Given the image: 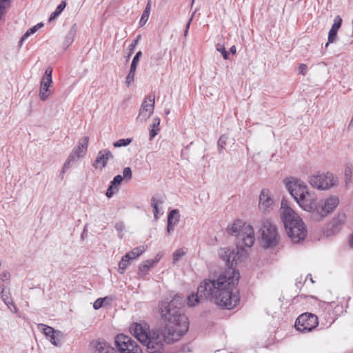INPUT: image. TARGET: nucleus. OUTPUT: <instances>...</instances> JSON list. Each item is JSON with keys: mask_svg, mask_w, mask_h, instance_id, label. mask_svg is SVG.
Segmentation results:
<instances>
[{"mask_svg": "<svg viewBox=\"0 0 353 353\" xmlns=\"http://www.w3.org/2000/svg\"><path fill=\"white\" fill-rule=\"evenodd\" d=\"M227 232L230 235L236 236V252L230 248H221L219 256L225 261L229 269L216 279H205L197 288L196 294H192L188 297V305L194 307L205 299H210L226 309H232L239 301V295L234 292L239 280V273L233 266L241 262L246 256L244 247L250 248L255 242L253 227L241 220H236L228 225Z\"/></svg>", "mask_w": 353, "mask_h": 353, "instance_id": "obj_1", "label": "nucleus"}, {"mask_svg": "<svg viewBox=\"0 0 353 353\" xmlns=\"http://www.w3.org/2000/svg\"><path fill=\"white\" fill-rule=\"evenodd\" d=\"M182 299L176 296L170 301H162L159 304L161 317L166 321L164 327L150 330L146 323H132L130 333L143 345L149 353H161L163 343H173L188 331L189 322L183 314Z\"/></svg>", "mask_w": 353, "mask_h": 353, "instance_id": "obj_2", "label": "nucleus"}, {"mask_svg": "<svg viewBox=\"0 0 353 353\" xmlns=\"http://www.w3.org/2000/svg\"><path fill=\"white\" fill-rule=\"evenodd\" d=\"M284 183L300 208L310 212L314 221H323L339 205V198L335 195H331L317 202L316 197L311 194L306 183L299 179L290 177L284 180Z\"/></svg>", "mask_w": 353, "mask_h": 353, "instance_id": "obj_3", "label": "nucleus"}, {"mask_svg": "<svg viewBox=\"0 0 353 353\" xmlns=\"http://www.w3.org/2000/svg\"><path fill=\"white\" fill-rule=\"evenodd\" d=\"M280 217L288 237L294 243H299L306 237L307 230L305 223L300 216L288 205L285 199L281 201Z\"/></svg>", "mask_w": 353, "mask_h": 353, "instance_id": "obj_4", "label": "nucleus"}, {"mask_svg": "<svg viewBox=\"0 0 353 353\" xmlns=\"http://www.w3.org/2000/svg\"><path fill=\"white\" fill-rule=\"evenodd\" d=\"M308 183L312 188L325 191L337 186L339 181L332 172H318L309 176Z\"/></svg>", "mask_w": 353, "mask_h": 353, "instance_id": "obj_5", "label": "nucleus"}, {"mask_svg": "<svg viewBox=\"0 0 353 353\" xmlns=\"http://www.w3.org/2000/svg\"><path fill=\"white\" fill-rule=\"evenodd\" d=\"M261 243L265 248L276 246L279 241V235L275 225L269 219H263L259 230Z\"/></svg>", "mask_w": 353, "mask_h": 353, "instance_id": "obj_6", "label": "nucleus"}, {"mask_svg": "<svg viewBox=\"0 0 353 353\" xmlns=\"http://www.w3.org/2000/svg\"><path fill=\"white\" fill-rule=\"evenodd\" d=\"M114 343L119 353H143L139 344L128 335H117Z\"/></svg>", "mask_w": 353, "mask_h": 353, "instance_id": "obj_7", "label": "nucleus"}, {"mask_svg": "<svg viewBox=\"0 0 353 353\" xmlns=\"http://www.w3.org/2000/svg\"><path fill=\"white\" fill-rule=\"evenodd\" d=\"M88 142L89 138L88 137H84L79 139L77 145L74 148L63 164L62 168L63 173L70 168L72 162L75 161L77 159L83 157L85 155L88 150Z\"/></svg>", "mask_w": 353, "mask_h": 353, "instance_id": "obj_8", "label": "nucleus"}, {"mask_svg": "<svg viewBox=\"0 0 353 353\" xmlns=\"http://www.w3.org/2000/svg\"><path fill=\"white\" fill-rule=\"evenodd\" d=\"M319 325L318 318L312 313L301 314L296 321L295 327L301 332H310Z\"/></svg>", "mask_w": 353, "mask_h": 353, "instance_id": "obj_9", "label": "nucleus"}, {"mask_svg": "<svg viewBox=\"0 0 353 353\" xmlns=\"http://www.w3.org/2000/svg\"><path fill=\"white\" fill-rule=\"evenodd\" d=\"M155 96L150 94L142 102L139 114L136 118L137 122L145 123L154 112Z\"/></svg>", "mask_w": 353, "mask_h": 353, "instance_id": "obj_10", "label": "nucleus"}, {"mask_svg": "<svg viewBox=\"0 0 353 353\" xmlns=\"http://www.w3.org/2000/svg\"><path fill=\"white\" fill-rule=\"evenodd\" d=\"M52 68L48 67L46 69L40 84L39 97L41 101H46L51 94L50 88L52 85Z\"/></svg>", "mask_w": 353, "mask_h": 353, "instance_id": "obj_11", "label": "nucleus"}, {"mask_svg": "<svg viewBox=\"0 0 353 353\" xmlns=\"http://www.w3.org/2000/svg\"><path fill=\"white\" fill-rule=\"evenodd\" d=\"M38 327L54 345L61 346L62 345L64 338V334L62 332L42 323L39 324Z\"/></svg>", "mask_w": 353, "mask_h": 353, "instance_id": "obj_12", "label": "nucleus"}, {"mask_svg": "<svg viewBox=\"0 0 353 353\" xmlns=\"http://www.w3.org/2000/svg\"><path fill=\"white\" fill-rule=\"evenodd\" d=\"M274 201L270 191L263 189L259 196V208L264 213H269L274 210Z\"/></svg>", "mask_w": 353, "mask_h": 353, "instance_id": "obj_13", "label": "nucleus"}, {"mask_svg": "<svg viewBox=\"0 0 353 353\" xmlns=\"http://www.w3.org/2000/svg\"><path fill=\"white\" fill-rule=\"evenodd\" d=\"M347 220V215L345 212L337 213L327 225V232L330 234H334L341 231Z\"/></svg>", "mask_w": 353, "mask_h": 353, "instance_id": "obj_14", "label": "nucleus"}, {"mask_svg": "<svg viewBox=\"0 0 353 353\" xmlns=\"http://www.w3.org/2000/svg\"><path fill=\"white\" fill-rule=\"evenodd\" d=\"M113 158L112 153L108 149L101 150L98 152L93 166L96 169L102 170L106 166L108 161Z\"/></svg>", "mask_w": 353, "mask_h": 353, "instance_id": "obj_15", "label": "nucleus"}, {"mask_svg": "<svg viewBox=\"0 0 353 353\" xmlns=\"http://www.w3.org/2000/svg\"><path fill=\"white\" fill-rule=\"evenodd\" d=\"M180 220V214L179 210L174 209L171 210L168 216L167 231L171 234L174 227L178 224Z\"/></svg>", "mask_w": 353, "mask_h": 353, "instance_id": "obj_16", "label": "nucleus"}, {"mask_svg": "<svg viewBox=\"0 0 353 353\" xmlns=\"http://www.w3.org/2000/svg\"><path fill=\"white\" fill-rule=\"evenodd\" d=\"M154 266V262L152 261L146 260L142 264H141L138 269V274L141 277L146 276L150 270Z\"/></svg>", "mask_w": 353, "mask_h": 353, "instance_id": "obj_17", "label": "nucleus"}, {"mask_svg": "<svg viewBox=\"0 0 353 353\" xmlns=\"http://www.w3.org/2000/svg\"><path fill=\"white\" fill-rule=\"evenodd\" d=\"M95 347L97 353H116L114 349L104 341L97 342Z\"/></svg>", "mask_w": 353, "mask_h": 353, "instance_id": "obj_18", "label": "nucleus"}, {"mask_svg": "<svg viewBox=\"0 0 353 353\" xmlns=\"http://www.w3.org/2000/svg\"><path fill=\"white\" fill-rule=\"evenodd\" d=\"M77 32V25L74 23L70 28L68 34L63 41V46L66 48L69 47L73 42L74 37Z\"/></svg>", "mask_w": 353, "mask_h": 353, "instance_id": "obj_19", "label": "nucleus"}, {"mask_svg": "<svg viewBox=\"0 0 353 353\" xmlns=\"http://www.w3.org/2000/svg\"><path fill=\"white\" fill-rule=\"evenodd\" d=\"M145 251V248L143 245L137 247L130 252L125 254V258H128L130 260L136 259L139 256Z\"/></svg>", "mask_w": 353, "mask_h": 353, "instance_id": "obj_20", "label": "nucleus"}, {"mask_svg": "<svg viewBox=\"0 0 353 353\" xmlns=\"http://www.w3.org/2000/svg\"><path fill=\"white\" fill-rule=\"evenodd\" d=\"M160 119L155 117L152 119V129L150 131V139H152L160 131Z\"/></svg>", "mask_w": 353, "mask_h": 353, "instance_id": "obj_21", "label": "nucleus"}, {"mask_svg": "<svg viewBox=\"0 0 353 353\" xmlns=\"http://www.w3.org/2000/svg\"><path fill=\"white\" fill-rule=\"evenodd\" d=\"M163 201L161 199H157L156 197H152L151 199V205L153 208V213L155 220L158 219V214H159V206L162 205Z\"/></svg>", "mask_w": 353, "mask_h": 353, "instance_id": "obj_22", "label": "nucleus"}, {"mask_svg": "<svg viewBox=\"0 0 353 353\" xmlns=\"http://www.w3.org/2000/svg\"><path fill=\"white\" fill-rule=\"evenodd\" d=\"M7 287L8 285H5L4 284H2V285L0 286V296L4 303L8 305L11 301V299H10L9 290L7 288Z\"/></svg>", "mask_w": 353, "mask_h": 353, "instance_id": "obj_23", "label": "nucleus"}, {"mask_svg": "<svg viewBox=\"0 0 353 353\" xmlns=\"http://www.w3.org/2000/svg\"><path fill=\"white\" fill-rule=\"evenodd\" d=\"M65 6L66 3L65 1H61L60 4L57 7L56 10L51 13L49 18V21H52L54 20L57 16H59L62 12V11L65 8Z\"/></svg>", "mask_w": 353, "mask_h": 353, "instance_id": "obj_24", "label": "nucleus"}, {"mask_svg": "<svg viewBox=\"0 0 353 353\" xmlns=\"http://www.w3.org/2000/svg\"><path fill=\"white\" fill-rule=\"evenodd\" d=\"M186 254V251L183 248H179L176 250L172 254V263L176 264L179 262Z\"/></svg>", "mask_w": 353, "mask_h": 353, "instance_id": "obj_25", "label": "nucleus"}, {"mask_svg": "<svg viewBox=\"0 0 353 353\" xmlns=\"http://www.w3.org/2000/svg\"><path fill=\"white\" fill-rule=\"evenodd\" d=\"M150 13V2L149 1L141 17L139 24L143 26L148 21Z\"/></svg>", "mask_w": 353, "mask_h": 353, "instance_id": "obj_26", "label": "nucleus"}, {"mask_svg": "<svg viewBox=\"0 0 353 353\" xmlns=\"http://www.w3.org/2000/svg\"><path fill=\"white\" fill-rule=\"evenodd\" d=\"M43 23H40L33 26L32 28L28 29L27 32L23 34V36L21 39V42H23L27 37L30 35L35 33L40 28L43 26Z\"/></svg>", "mask_w": 353, "mask_h": 353, "instance_id": "obj_27", "label": "nucleus"}, {"mask_svg": "<svg viewBox=\"0 0 353 353\" xmlns=\"http://www.w3.org/2000/svg\"><path fill=\"white\" fill-rule=\"evenodd\" d=\"M130 261L128 258H125V255L122 257L121 261L119 263V272L120 274L124 273L130 264Z\"/></svg>", "mask_w": 353, "mask_h": 353, "instance_id": "obj_28", "label": "nucleus"}, {"mask_svg": "<svg viewBox=\"0 0 353 353\" xmlns=\"http://www.w3.org/2000/svg\"><path fill=\"white\" fill-rule=\"evenodd\" d=\"M352 172L351 168L347 166L345 169V185L347 189L352 183Z\"/></svg>", "mask_w": 353, "mask_h": 353, "instance_id": "obj_29", "label": "nucleus"}, {"mask_svg": "<svg viewBox=\"0 0 353 353\" xmlns=\"http://www.w3.org/2000/svg\"><path fill=\"white\" fill-rule=\"evenodd\" d=\"M337 32L336 30L330 29L328 34V41L325 44V47L327 48L329 43H334L336 41L337 38Z\"/></svg>", "mask_w": 353, "mask_h": 353, "instance_id": "obj_30", "label": "nucleus"}, {"mask_svg": "<svg viewBox=\"0 0 353 353\" xmlns=\"http://www.w3.org/2000/svg\"><path fill=\"white\" fill-rule=\"evenodd\" d=\"M342 19L339 15L334 17V23L332 26L331 29L338 31L342 24Z\"/></svg>", "mask_w": 353, "mask_h": 353, "instance_id": "obj_31", "label": "nucleus"}, {"mask_svg": "<svg viewBox=\"0 0 353 353\" xmlns=\"http://www.w3.org/2000/svg\"><path fill=\"white\" fill-rule=\"evenodd\" d=\"M216 49L217 51H219L221 53L224 59H228V52L225 50L224 44H222L221 43H217V45L216 46Z\"/></svg>", "mask_w": 353, "mask_h": 353, "instance_id": "obj_32", "label": "nucleus"}, {"mask_svg": "<svg viewBox=\"0 0 353 353\" xmlns=\"http://www.w3.org/2000/svg\"><path fill=\"white\" fill-rule=\"evenodd\" d=\"M130 142H131V139H119V140L115 141L113 143V145L116 148L127 146L128 145H129L130 143Z\"/></svg>", "mask_w": 353, "mask_h": 353, "instance_id": "obj_33", "label": "nucleus"}, {"mask_svg": "<svg viewBox=\"0 0 353 353\" xmlns=\"http://www.w3.org/2000/svg\"><path fill=\"white\" fill-rule=\"evenodd\" d=\"M118 190H119L118 187L114 186V185H112L111 183L106 192L107 197L111 198L114 195V194L115 192H117Z\"/></svg>", "mask_w": 353, "mask_h": 353, "instance_id": "obj_34", "label": "nucleus"}, {"mask_svg": "<svg viewBox=\"0 0 353 353\" xmlns=\"http://www.w3.org/2000/svg\"><path fill=\"white\" fill-rule=\"evenodd\" d=\"M134 76H135L134 73L129 72L128 74L126 77L125 81V83L128 87H130V85L134 82Z\"/></svg>", "mask_w": 353, "mask_h": 353, "instance_id": "obj_35", "label": "nucleus"}, {"mask_svg": "<svg viewBox=\"0 0 353 353\" xmlns=\"http://www.w3.org/2000/svg\"><path fill=\"white\" fill-rule=\"evenodd\" d=\"M141 36L138 35L137 38L132 42V43L129 46L130 54L128 55V58L130 57L131 54L134 51L139 40L140 39Z\"/></svg>", "mask_w": 353, "mask_h": 353, "instance_id": "obj_36", "label": "nucleus"}, {"mask_svg": "<svg viewBox=\"0 0 353 353\" xmlns=\"http://www.w3.org/2000/svg\"><path fill=\"white\" fill-rule=\"evenodd\" d=\"M132 176V170H131L130 168H129V167L125 168L123 171L122 176L124 179L130 180V179H131Z\"/></svg>", "mask_w": 353, "mask_h": 353, "instance_id": "obj_37", "label": "nucleus"}, {"mask_svg": "<svg viewBox=\"0 0 353 353\" xmlns=\"http://www.w3.org/2000/svg\"><path fill=\"white\" fill-rule=\"evenodd\" d=\"M123 179V177L121 175H117L114 177L113 180L111 181V183L117 187L121 183Z\"/></svg>", "mask_w": 353, "mask_h": 353, "instance_id": "obj_38", "label": "nucleus"}, {"mask_svg": "<svg viewBox=\"0 0 353 353\" xmlns=\"http://www.w3.org/2000/svg\"><path fill=\"white\" fill-rule=\"evenodd\" d=\"M105 300V298L101 299L99 298L95 301V302L93 304V307L95 310H99L103 306V302Z\"/></svg>", "mask_w": 353, "mask_h": 353, "instance_id": "obj_39", "label": "nucleus"}, {"mask_svg": "<svg viewBox=\"0 0 353 353\" xmlns=\"http://www.w3.org/2000/svg\"><path fill=\"white\" fill-rule=\"evenodd\" d=\"M194 13L195 12L192 13L190 19H189V21H188V23L186 25L185 29L184 30V37H186L188 35V30H189V28H190V23H191V22L192 21V19L194 17Z\"/></svg>", "mask_w": 353, "mask_h": 353, "instance_id": "obj_40", "label": "nucleus"}, {"mask_svg": "<svg viewBox=\"0 0 353 353\" xmlns=\"http://www.w3.org/2000/svg\"><path fill=\"white\" fill-rule=\"evenodd\" d=\"M141 55H142L141 51H139L136 54V55L134 57L132 62L134 63L137 64L139 63V59L141 57Z\"/></svg>", "mask_w": 353, "mask_h": 353, "instance_id": "obj_41", "label": "nucleus"}, {"mask_svg": "<svg viewBox=\"0 0 353 353\" xmlns=\"http://www.w3.org/2000/svg\"><path fill=\"white\" fill-rule=\"evenodd\" d=\"M307 65H305V64H300L299 67V72L302 74V75H305V73H306V71H307Z\"/></svg>", "mask_w": 353, "mask_h": 353, "instance_id": "obj_42", "label": "nucleus"}, {"mask_svg": "<svg viewBox=\"0 0 353 353\" xmlns=\"http://www.w3.org/2000/svg\"><path fill=\"white\" fill-rule=\"evenodd\" d=\"M225 139L226 138L225 137H221L219 141H218V145H219V148H223L224 147V145L225 144Z\"/></svg>", "mask_w": 353, "mask_h": 353, "instance_id": "obj_43", "label": "nucleus"}, {"mask_svg": "<svg viewBox=\"0 0 353 353\" xmlns=\"http://www.w3.org/2000/svg\"><path fill=\"white\" fill-rule=\"evenodd\" d=\"M115 228L116 230L121 232L124 229V225L122 222H120V223H117L116 225H115Z\"/></svg>", "mask_w": 353, "mask_h": 353, "instance_id": "obj_44", "label": "nucleus"}, {"mask_svg": "<svg viewBox=\"0 0 353 353\" xmlns=\"http://www.w3.org/2000/svg\"><path fill=\"white\" fill-rule=\"evenodd\" d=\"M161 256H162V255H161V254H157V256H156V257H155V259H154L151 260V261H152V262H154V265L155 264H157V263L159 261V260H160V259L161 258Z\"/></svg>", "mask_w": 353, "mask_h": 353, "instance_id": "obj_45", "label": "nucleus"}, {"mask_svg": "<svg viewBox=\"0 0 353 353\" xmlns=\"http://www.w3.org/2000/svg\"><path fill=\"white\" fill-rule=\"evenodd\" d=\"M137 64L132 62L130 72L135 74L136 70H137Z\"/></svg>", "mask_w": 353, "mask_h": 353, "instance_id": "obj_46", "label": "nucleus"}, {"mask_svg": "<svg viewBox=\"0 0 353 353\" xmlns=\"http://www.w3.org/2000/svg\"><path fill=\"white\" fill-rule=\"evenodd\" d=\"M230 51L232 53V54H235L236 53V47L234 46H232L230 49Z\"/></svg>", "mask_w": 353, "mask_h": 353, "instance_id": "obj_47", "label": "nucleus"}, {"mask_svg": "<svg viewBox=\"0 0 353 353\" xmlns=\"http://www.w3.org/2000/svg\"><path fill=\"white\" fill-rule=\"evenodd\" d=\"M10 304H12L13 307H14L13 308V310H14L13 312H17L18 309H17V306L13 303V302L12 301L10 302Z\"/></svg>", "mask_w": 353, "mask_h": 353, "instance_id": "obj_48", "label": "nucleus"}, {"mask_svg": "<svg viewBox=\"0 0 353 353\" xmlns=\"http://www.w3.org/2000/svg\"><path fill=\"white\" fill-rule=\"evenodd\" d=\"M350 245L351 246V248H353V233H352V235L351 239L350 240Z\"/></svg>", "mask_w": 353, "mask_h": 353, "instance_id": "obj_49", "label": "nucleus"}, {"mask_svg": "<svg viewBox=\"0 0 353 353\" xmlns=\"http://www.w3.org/2000/svg\"><path fill=\"white\" fill-rule=\"evenodd\" d=\"M165 113H166V114H170V110H166Z\"/></svg>", "mask_w": 353, "mask_h": 353, "instance_id": "obj_50", "label": "nucleus"}, {"mask_svg": "<svg viewBox=\"0 0 353 353\" xmlns=\"http://www.w3.org/2000/svg\"><path fill=\"white\" fill-rule=\"evenodd\" d=\"M194 0H192V3H194Z\"/></svg>", "mask_w": 353, "mask_h": 353, "instance_id": "obj_51", "label": "nucleus"}]
</instances>
